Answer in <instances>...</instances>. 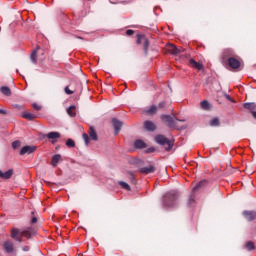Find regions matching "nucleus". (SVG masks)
Wrapping results in <instances>:
<instances>
[{"mask_svg": "<svg viewBox=\"0 0 256 256\" xmlns=\"http://www.w3.org/2000/svg\"><path fill=\"white\" fill-rule=\"evenodd\" d=\"M161 119L167 127H170V129H186L187 126H179L177 125V121H180L181 123L185 122V120H179L177 117L173 118L171 115H162Z\"/></svg>", "mask_w": 256, "mask_h": 256, "instance_id": "1", "label": "nucleus"}, {"mask_svg": "<svg viewBox=\"0 0 256 256\" xmlns=\"http://www.w3.org/2000/svg\"><path fill=\"white\" fill-rule=\"evenodd\" d=\"M155 141L158 145H162L165 151H171V149H173V145H175V140H168L164 135H157L155 137Z\"/></svg>", "mask_w": 256, "mask_h": 256, "instance_id": "2", "label": "nucleus"}, {"mask_svg": "<svg viewBox=\"0 0 256 256\" xmlns=\"http://www.w3.org/2000/svg\"><path fill=\"white\" fill-rule=\"evenodd\" d=\"M177 192L172 191L164 195V205L166 207H173L175 205V201L177 200Z\"/></svg>", "mask_w": 256, "mask_h": 256, "instance_id": "3", "label": "nucleus"}, {"mask_svg": "<svg viewBox=\"0 0 256 256\" xmlns=\"http://www.w3.org/2000/svg\"><path fill=\"white\" fill-rule=\"evenodd\" d=\"M37 230H35V227L30 226L27 227L25 230L21 231V236L26 237V239H31L33 235H36Z\"/></svg>", "mask_w": 256, "mask_h": 256, "instance_id": "4", "label": "nucleus"}, {"mask_svg": "<svg viewBox=\"0 0 256 256\" xmlns=\"http://www.w3.org/2000/svg\"><path fill=\"white\" fill-rule=\"evenodd\" d=\"M166 53H170V55H179L180 53H183V48H177L173 44H168L166 46Z\"/></svg>", "mask_w": 256, "mask_h": 256, "instance_id": "5", "label": "nucleus"}, {"mask_svg": "<svg viewBox=\"0 0 256 256\" xmlns=\"http://www.w3.org/2000/svg\"><path fill=\"white\" fill-rule=\"evenodd\" d=\"M231 57H235V51L231 48L225 49L222 53V63H225L231 59Z\"/></svg>", "mask_w": 256, "mask_h": 256, "instance_id": "6", "label": "nucleus"}, {"mask_svg": "<svg viewBox=\"0 0 256 256\" xmlns=\"http://www.w3.org/2000/svg\"><path fill=\"white\" fill-rule=\"evenodd\" d=\"M225 63H227V65H229L231 69H239V67H241V61H239L235 57L228 58V60Z\"/></svg>", "mask_w": 256, "mask_h": 256, "instance_id": "7", "label": "nucleus"}, {"mask_svg": "<svg viewBox=\"0 0 256 256\" xmlns=\"http://www.w3.org/2000/svg\"><path fill=\"white\" fill-rule=\"evenodd\" d=\"M112 125L114 127V135H119V132L121 131V127H123V122H121L117 118H112Z\"/></svg>", "mask_w": 256, "mask_h": 256, "instance_id": "8", "label": "nucleus"}, {"mask_svg": "<svg viewBox=\"0 0 256 256\" xmlns=\"http://www.w3.org/2000/svg\"><path fill=\"white\" fill-rule=\"evenodd\" d=\"M155 171H156V168H155V165L153 164L139 169V173H141L142 175H149L151 173H155Z\"/></svg>", "mask_w": 256, "mask_h": 256, "instance_id": "9", "label": "nucleus"}, {"mask_svg": "<svg viewBox=\"0 0 256 256\" xmlns=\"http://www.w3.org/2000/svg\"><path fill=\"white\" fill-rule=\"evenodd\" d=\"M37 151V146H24L20 150V155H31V153H35Z\"/></svg>", "mask_w": 256, "mask_h": 256, "instance_id": "10", "label": "nucleus"}, {"mask_svg": "<svg viewBox=\"0 0 256 256\" xmlns=\"http://www.w3.org/2000/svg\"><path fill=\"white\" fill-rule=\"evenodd\" d=\"M45 137H47V139H52V143H55V139H59L61 134L59 132H49L48 134L42 135V139H45Z\"/></svg>", "mask_w": 256, "mask_h": 256, "instance_id": "11", "label": "nucleus"}, {"mask_svg": "<svg viewBox=\"0 0 256 256\" xmlns=\"http://www.w3.org/2000/svg\"><path fill=\"white\" fill-rule=\"evenodd\" d=\"M242 215L248 221H255V219H256V211L245 210V211H243Z\"/></svg>", "mask_w": 256, "mask_h": 256, "instance_id": "12", "label": "nucleus"}, {"mask_svg": "<svg viewBox=\"0 0 256 256\" xmlns=\"http://www.w3.org/2000/svg\"><path fill=\"white\" fill-rule=\"evenodd\" d=\"M3 249L6 253H13V251H15V247L13 245V242H10V241L4 242Z\"/></svg>", "mask_w": 256, "mask_h": 256, "instance_id": "13", "label": "nucleus"}, {"mask_svg": "<svg viewBox=\"0 0 256 256\" xmlns=\"http://www.w3.org/2000/svg\"><path fill=\"white\" fill-rule=\"evenodd\" d=\"M189 65L193 69H197V71H203V65L201 63L195 61L194 59L189 60Z\"/></svg>", "mask_w": 256, "mask_h": 256, "instance_id": "14", "label": "nucleus"}, {"mask_svg": "<svg viewBox=\"0 0 256 256\" xmlns=\"http://www.w3.org/2000/svg\"><path fill=\"white\" fill-rule=\"evenodd\" d=\"M144 129H146V131H155V129H157V126H155V123L147 120L144 122Z\"/></svg>", "mask_w": 256, "mask_h": 256, "instance_id": "15", "label": "nucleus"}, {"mask_svg": "<svg viewBox=\"0 0 256 256\" xmlns=\"http://www.w3.org/2000/svg\"><path fill=\"white\" fill-rule=\"evenodd\" d=\"M13 177V169H9L6 172L0 170V179H11Z\"/></svg>", "mask_w": 256, "mask_h": 256, "instance_id": "16", "label": "nucleus"}, {"mask_svg": "<svg viewBox=\"0 0 256 256\" xmlns=\"http://www.w3.org/2000/svg\"><path fill=\"white\" fill-rule=\"evenodd\" d=\"M207 185V180H201L198 182L195 187L192 189V193H196V191H199V189L205 187Z\"/></svg>", "mask_w": 256, "mask_h": 256, "instance_id": "17", "label": "nucleus"}, {"mask_svg": "<svg viewBox=\"0 0 256 256\" xmlns=\"http://www.w3.org/2000/svg\"><path fill=\"white\" fill-rule=\"evenodd\" d=\"M88 135L90 139H92V141H97L98 139L97 132L95 131V128L93 126L89 128Z\"/></svg>", "mask_w": 256, "mask_h": 256, "instance_id": "18", "label": "nucleus"}, {"mask_svg": "<svg viewBox=\"0 0 256 256\" xmlns=\"http://www.w3.org/2000/svg\"><path fill=\"white\" fill-rule=\"evenodd\" d=\"M143 43V51H144V55H149V45H151V43L149 42L148 38H144V42Z\"/></svg>", "mask_w": 256, "mask_h": 256, "instance_id": "19", "label": "nucleus"}, {"mask_svg": "<svg viewBox=\"0 0 256 256\" xmlns=\"http://www.w3.org/2000/svg\"><path fill=\"white\" fill-rule=\"evenodd\" d=\"M23 119H27L28 121H33V119H37V115L29 112L22 113Z\"/></svg>", "mask_w": 256, "mask_h": 256, "instance_id": "20", "label": "nucleus"}, {"mask_svg": "<svg viewBox=\"0 0 256 256\" xmlns=\"http://www.w3.org/2000/svg\"><path fill=\"white\" fill-rule=\"evenodd\" d=\"M135 149H145L147 144L143 140H136L134 142Z\"/></svg>", "mask_w": 256, "mask_h": 256, "instance_id": "21", "label": "nucleus"}, {"mask_svg": "<svg viewBox=\"0 0 256 256\" xmlns=\"http://www.w3.org/2000/svg\"><path fill=\"white\" fill-rule=\"evenodd\" d=\"M77 109V107L75 105L70 106L69 108H67V114L70 117H77V112H75Z\"/></svg>", "mask_w": 256, "mask_h": 256, "instance_id": "22", "label": "nucleus"}, {"mask_svg": "<svg viewBox=\"0 0 256 256\" xmlns=\"http://www.w3.org/2000/svg\"><path fill=\"white\" fill-rule=\"evenodd\" d=\"M0 92L2 95H5L6 97H11V88L7 86H2L0 88Z\"/></svg>", "mask_w": 256, "mask_h": 256, "instance_id": "23", "label": "nucleus"}, {"mask_svg": "<svg viewBox=\"0 0 256 256\" xmlns=\"http://www.w3.org/2000/svg\"><path fill=\"white\" fill-rule=\"evenodd\" d=\"M40 47L37 46L36 50H33L30 55V61H32L34 64H37V51H39Z\"/></svg>", "mask_w": 256, "mask_h": 256, "instance_id": "24", "label": "nucleus"}, {"mask_svg": "<svg viewBox=\"0 0 256 256\" xmlns=\"http://www.w3.org/2000/svg\"><path fill=\"white\" fill-rule=\"evenodd\" d=\"M61 161V154H56L52 157L51 165L52 167H57V164Z\"/></svg>", "mask_w": 256, "mask_h": 256, "instance_id": "25", "label": "nucleus"}, {"mask_svg": "<svg viewBox=\"0 0 256 256\" xmlns=\"http://www.w3.org/2000/svg\"><path fill=\"white\" fill-rule=\"evenodd\" d=\"M243 107H244V109H247L248 111H255V109H256V104L255 103H253V102H250V103H244L243 104Z\"/></svg>", "mask_w": 256, "mask_h": 256, "instance_id": "26", "label": "nucleus"}, {"mask_svg": "<svg viewBox=\"0 0 256 256\" xmlns=\"http://www.w3.org/2000/svg\"><path fill=\"white\" fill-rule=\"evenodd\" d=\"M244 248L246 251H253L255 250V243H253V241H248L245 243Z\"/></svg>", "mask_w": 256, "mask_h": 256, "instance_id": "27", "label": "nucleus"}, {"mask_svg": "<svg viewBox=\"0 0 256 256\" xmlns=\"http://www.w3.org/2000/svg\"><path fill=\"white\" fill-rule=\"evenodd\" d=\"M221 125V122L219 121V118H213L210 121V127H219Z\"/></svg>", "mask_w": 256, "mask_h": 256, "instance_id": "28", "label": "nucleus"}, {"mask_svg": "<svg viewBox=\"0 0 256 256\" xmlns=\"http://www.w3.org/2000/svg\"><path fill=\"white\" fill-rule=\"evenodd\" d=\"M145 39H147V37H145V35L138 34L137 40H136L137 45H141V43H144Z\"/></svg>", "mask_w": 256, "mask_h": 256, "instance_id": "29", "label": "nucleus"}, {"mask_svg": "<svg viewBox=\"0 0 256 256\" xmlns=\"http://www.w3.org/2000/svg\"><path fill=\"white\" fill-rule=\"evenodd\" d=\"M118 185H120V187H122V189H125L126 191H131V186H129V184H127L126 182L119 181Z\"/></svg>", "mask_w": 256, "mask_h": 256, "instance_id": "30", "label": "nucleus"}, {"mask_svg": "<svg viewBox=\"0 0 256 256\" xmlns=\"http://www.w3.org/2000/svg\"><path fill=\"white\" fill-rule=\"evenodd\" d=\"M202 109H204V111H209L210 109V105L209 102L207 100H204L200 103Z\"/></svg>", "mask_w": 256, "mask_h": 256, "instance_id": "31", "label": "nucleus"}, {"mask_svg": "<svg viewBox=\"0 0 256 256\" xmlns=\"http://www.w3.org/2000/svg\"><path fill=\"white\" fill-rule=\"evenodd\" d=\"M19 233H21L19 229L17 228L12 229V232H11L12 239H16V237H19Z\"/></svg>", "mask_w": 256, "mask_h": 256, "instance_id": "32", "label": "nucleus"}, {"mask_svg": "<svg viewBox=\"0 0 256 256\" xmlns=\"http://www.w3.org/2000/svg\"><path fill=\"white\" fill-rule=\"evenodd\" d=\"M147 113H149V115H155V113H157V106L156 105H152L148 110Z\"/></svg>", "mask_w": 256, "mask_h": 256, "instance_id": "33", "label": "nucleus"}, {"mask_svg": "<svg viewBox=\"0 0 256 256\" xmlns=\"http://www.w3.org/2000/svg\"><path fill=\"white\" fill-rule=\"evenodd\" d=\"M12 147H13V149H19V147H21V141L16 140V141L12 142Z\"/></svg>", "mask_w": 256, "mask_h": 256, "instance_id": "34", "label": "nucleus"}, {"mask_svg": "<svg viewBox=\"0 0 256 256\" xmlns=\"http://www.w3.org/2000/svg\"><path fill=\"white\" fill-rule=\"evenodd\" d=\"M128 177H129V180L131 181V183H133V185H135V183H137V180L135 179V175H133V173L129 172L128 173Z\"/></svg>", "mask_w": 256, "mask_h": 256, "instance_id": "35", "label": "nucleus"}, {"mask_svg": "<svg viewBox=\"0 0 256 256\" xmlns=\"http://www.w3.org/2000/svg\"><path fill=\"white\" fill-rule=\"evenodd\" d=\"M66 145H67V147H75V141L73 139L69 138L66 141Z\"/></svg>", "mask_w": 256, "mask_h": 256, "instance_id": "36", "label": "nucleus"}, {"mask_svg": "<svg viewBox=\"0 0 256 256\" xmlns=\"http://www.w3.org/2000/svg\"><path fill=\"white\" fill-rule=\"evenodd\" d=\"M64 91H65L66 95H73L75 93V91L69 89V86H66L64 88Z\"/></svg>", "mask_w": 256, "mask_h": 256, "instance_id": "37", "label": "nucleus"}, {"mask_svg": "<svg viewBox=\"0 0 256 256\" xmlns=\"http://www.w3.org/2000/svg\"><path fill=\"white\" fill-rule=\"evenodd\" d=\"M194 192L190 195V198L188 200V205H193L195 203V196L193 195Z\"/></svg>", "mask_w": 256, "mask_h": 256, "instance_id": "38", "label": "nucleus"}, {"mask_svg": "<svg viewBox=\"0 0 256 256\" xmlns=\"http://www.w3.org/2000/svg\"><path fill=\"white\" fill-rule=\"evenodd\" d=\"M32 108L35 111H41V106L39 104H37V103L32 104Z\"/></svg>", "mask_w": 256, "mask_h": 256, "instance_id": "39", "label": "nucleus"}, {"mask_svg": "<svg viewBox=\"0 0 256 256\" xmlns=\"http://www.w3.org/2000/svg\"><path fill=\"white\" fill-rule=\"evenodd\" d=\"M82 137H83V139H84L86 145H89V135H87V134L84 133V134L82 135Z\"/></svg>", "mask_w": 256, "mask_h": 256, "instance_id": "40", "label": "nucleus"}, {"mask_svg": "<svg viewBox=\"0 0 256 256\" xmlns=\"http://www.w3.org/2000/svg\"><path fill=\"white\" fill-rule=\"evenodd\" d=\"M134 34H135L134 30L129 29V30L126 31V35H128V36H131V35H134Z\"/></svg>", "mask_w": 256, "mask_h": 256, "instance_id": "41", "label": "nucleus"}, {"mask_svg": "<svg viewBox=\"0 0 256 256\" xmlns=\"http://www.w3.org/2000/svg\"><path fill=\"white\" fill-rule=\"evenodd\" d=\"M163 108H165V101L160 102V103L158 104V109H163Z\"/></svg>", "mask_w": 256, "mask_h": 256, "instance_id": "42", "label": "nucleus"}, {"mask_svg": "<svg viewBox=\"0 0 256 256\" xmlns=\"http://www.w3.org/2000/svg\"><path fill=\"white\" fill-rule=\"evenodd\" d=\"M31 223H32V225H35V223H37V218H36V216H33V217H32Z\"/></svg>", "mask_w": 256, "mask_h": 256, "instance_id": "43", "label": "nucleus"}, {"mask_svg": "<svg viewBox=\"0 0 256 256\" xmlns=\"http://www.w3.org/2000/svg\"><path fill=\"white\" fill-rule=\"evenodd\" d=\"M153 151H155V148H149L146 150V153H153Z\"/></svg>", "mask_w": 256, "mask_h": 256, "instance_id": "44", "label": "nucleus"}, {"mask_svg": "<svg viewBox=\"0 0 256 256\" xmlns=\"http://www.w3.org/2000/svg\"><path fill=\"white\" fill-rule=\"evenodd\" d=\"M0 114L1 115H7V111L3 110V109H0Z\"/></svg>", "mask_w": 256, "mask_h": 256, "instance_id": "45", "label": "nucleus"}, {"mask_svg": "<svg viewBox=\"0 0 256 256\" xmlns=\"http://www.w3.org/2000/svg\"><path fill=\"white\" fill-rule=\"evenodd\" d=\"M15 239V241H18V243H22V239L21 238H19V236H17L16 238H14Z\"/></svg>", "mask_w": 256, "mask_h": 256, "instance_id": "46", "label": "nucleus"}, {"mask_svg": "<svg viewBox=\"0 0 256 256\" xmlns=\"http://www.w3.org/2000/svg\"><path fill=\"white\" fill-rule=\"evenodd\" d=\"M22 251H29V246H24V247L22 248Z\"/></svg>", "mask_w": 256, "mask_h": 256, "instance_id": "47", "label": "nucleus"}, {"mask_svg": "<svg viewBox=\"0 0 256 256\" xmlns=\"http://www.w3.org/2000/svg\"><path fill=\"white\" fill-rule=\"evenodd\" d=\"M16 109H23V106L15 105L14 106Z\"/></svg>", "mask_w": 256, "mask_h": 256, "instance_id": "48", "label": "nucleus"}, {"mask_svg": "<svg viewBox=\"0 0 256 256\" xmlns=\"http://www.w3.org/2000/svg\"><path fill=\"white\" fill-rule=\"evenodd\" d=\"M252 116L256 119V111H252Z\"/></svg>", "mask_w": 256, "mask_h": 256, "instance_id": "49", "label": "nucleus"}, {"mask_svg": "<svg viewBox=\"0 0 256 256\" xmlns=\"http://www.w3.org/2000/svg\"><path fill=\"white\" fill-rule=\"evenodd\" d=\"M77 39H83V37H81V36H77Z\"/></svg>", "mask_w": 256, "mask_h": 256, "instance_id": "50", "label": "nucleus"}, {"mask_svg": "<svg viewBox=\"0 0 256 256\" xmlns=\"http://www.w3.org/2000/svg\"><path fill=\"white\" fill-rule=\"evenodd\" d=\"M77 39H83V37H81V36H77Z\"/></svg>", "mask_w": 256, "mask_h": 256, "instance_id": "51", "label": "nucleus"}, {"mask_svg": "<svg viewBox=\"0 0 256 256\" xmlns=\"http://www.w3.org/2000/svg\"><path fill=\"white\" fill-rule=\"evenodd\" d=\"M32 215H35V212H32Z\"/></svg>", "mask_w": 256, "mask_h": 256, "instance_id": "52", "label": "nucleus"}]
</instances>
